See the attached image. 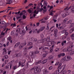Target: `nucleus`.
Segmentation results:
<instances>
[{"label": "nucleus", "instance_id": "nucleus-54", "mask_svg": "<svg viewBox=\"0 0 74 74\" xmlns=\"http://www.w3.org/2000/svg\"><path fill=\"white\" fill-rule=\"evenodd\" d=\"M46 56L47 55H46V54H43L42 55V56H43V58H45V57H46Z\"/></svg>", "mask_w": 74, "mask_h": 74}, {"label": "nucleus", "instance_id": "nucleus-59", "mask_svg": "<svg viewBox=\"0 0 74 74\" xmlns=\"http://www.w3.org/2000/svg\"><path fill=\"white\" fill-rule=\"evenodd\" d=\"M3 72V70L2 69H0V74Z\"/></svg>", "mask_w": 74, "mask_h": 74}, {"label": "nucleus", "instance_id": "nucleus-7", "mask_svg": "<svg viewBox=\"0 0 74 74\" xmlns=\"http://www.w3.org/2000/svg\"><path fill=\"white\" fill-rule=\"evenodd\" d=\"M71 8V6H70L69 8H68V7H66L64 9V10L65 11H68L69 9H70Z\"/></svg>", "mask_w": 74, "mask_h": 74}, {"label": "nucleus", "instance_id": "nucleus-41", "mask_svg": "<svg viewBox=\"0 0 74 74\" xmlns=\"http://www.w3.org/2000/svg\"><path fill=\"white\" fill-rule=\"evenodd\" d=\"M61 56L62 55H61V54L60 53L58 55V58H60Z\"/></svg>", "mask_w": 74, "mask_h": 74}, {"label": "nucleus", "instance_id": "nucleus-22", "mask_svg": "<svg viewBox=\"0 0 74 74\" xmlns=\"http://www.w3.org/2000/svg\"><path fill=\"white\" fill-rule=\"evenodd\" d=\"M33 45V43L32 42H29L28 44L27 45V46H30V45Z\"/></svg>", "mask_w": 74, "mask_h": 74}, {"label": "nucleus", "instance_id": "nucleus-55", "mask_svg": "<svg viewBox=\"0 0 74 74\" xmlns=\"http://www.w3.org/2000/svg\"><path fill=\"white\" fill-rule=\"evenodd\" d=\"M20 42H18L16 44L17 46H19L20 45Z\"/></svg>", "mask_w": 74, "mask_h": 74}, {"label": "nucleus", "instance_id": "nucleus-4", "mask_svg": "<svg viewBox=\"0 0 74 74\" xmlns=\"http://www.w3.org/2000/svg\"><path fill=\"white\" fill-rule=\"evenodd\" d=\"M58 66V68H59L61 65H62V63H59V62H56L55 64V65H56V66H58Z\"/></svg>", "mask_w": 74, "mask_h": 74}, {"label": "nucleus", "instance_id": "nucleus-5", "mask_svg": "<svg viewBox=\"0 0 74 74\" xmlns=\"http://www.w3.org/2000/svg\"><path fill=\"white\" fill-rule=\"evenodd\" d=\"M24 46V43L21 44L19 46V49H21V48H22Z\"/></svg>", "mask_w": 74, "mask_h": 74}, {"label": "nucleus", "instance_id": "nucleus-6", "mask_svg": "<svg viewBox=\"0 0 74 74\" xmlns=\"http://www.w3.org/2000/svg\"><path fill=\"white\" fill-rule=\"evenodd\" d=\"M43 8H44L43 10V13H45V12H47V8H46V6L43 7Z\"/></svg>", "mask_w": 74, "mask_h": 74}, {"label": "nucleus", "instance_id": "nucleus-14", "mask_svg": "<svg viewBox=\"0 0 74 74\" xmlns=\"http://www.w3.org/2000/svg\"><path fill=\"white\" fill-rule=\"evenodd\" d=\"M47 60H48L47 59L43 60V62H42V64H45V63H46V62H47Z\"/></svg>", "mask_w": 74, "mask_h": 74}, {"label": "nucleus", "instance_id": "nucleus-25", "mask_svg": "<svg viewBox=\"0 0 74 74\" xmlns=\"http://www.w3.org/2000/svg\"><path fill=\"white\" fill-rule=\"evenodd\" d=\"M18 67H17V66L15 65V66H14L13 67V70H16V69Z\"/></svg>", "mask_w": 74, "mask_h": 74}, {"label": "nucleus", "instance_id": "nucleus-10", "mask_svg": "<svg viewBox=\"0 0 74 74\" xmlns=\"http://www.w3.org/2000/svg\"><path fill=\"white\" fill-rule=\"evenodd\" d=\"M43 73L44 74H47L48 73V71H47V70L46 69H45L43 70Z\"/></svg>", "mask_w": 74, "mask_h": 74}, {"label": "nucleus", "instance_id": "nucleus-45", "mask_svg": "<svg viewBox=\"0 0 74 74\" xmlns=\"http://www.w3.org/2000/svg\"><path fill=\"white\" fill-rule=\"evenodd\" d=\"M68 47L70 48H71L73 47V45H71L69 46H68Z\"/></svg>", "mask_w": 74, "mask_h": 74}, {"label": "nucleus", "instance_id": "nucleus-19", "mask_svg": "<svg viewBox=\"0 0 74 74\" xmlns=\"http://www.w3.org/2000/svg\"><path fill=\"white\" fill-rule=\"evenodd\" d=\"M4 58L5 59H7L8 58V55H5L4 56Z\"/></svg>", "mask_w": 74, "mask_h": 74}, {"label": "nucleus", "instance_id": "nucleus-44", "mask_svg": "<svg viewBox=\"0 0 74 74\" xmlns=\"http://www.w3.org/2000/svg\"><path fill=\"white\" fill-rule=\"evenodd\" d=\"M62 56H65V53H60Z\"/></svg>", "mask_w": 74, "mask_h": 74}, {"label": "nucleus", "instance_id": "nucleus-53", "mask_svg": "<svg viewBox=\"0 0 74 74\" xmlns=\"http://www.w3.org/2000/svg\"><path fill=\"white\" fill-rule=\"evenodd\" d=\"M20 28L18 29H17L16 30V32L17 33H18L19 32V31H20Z\"/></svg>", "mask_w": 74, "mask_h": 74}, {"label": "nucleus", "instance_id": "nucleus-35", "mask_svg": "<svg viewBox=\"0 0 74 74\" xmlns=\"http://www.w3.org/2000/svg\"><path fill=\"white\" fill-rule=\"evenodd\" d=\"M40 36L41 38H43L44 37V34H40Z\"/></svg>", "mask_w": 74, "mask_h": 74}, {"label": "nucleus", "instance_id": "nucleus-20", "mask_svg": "<svg viewBox=\"0 0 74 74\" xmlns=\"http://www.w3.org/2000/svg\"><path fill=\"white\" fill-rule=\"evenodd\" d=\"M64 26H62L61 27H60L58 28L59 29H64Z\"/></svg>", "mask_w": 74, "mask_h": 74}, {"label": "nucleus", "instance_id": "nucleus-13", "mask_svg": "<svg viewBox=\"0 0 74 74\" xmlns=\"http://www.w3.org/2000/svg\"><path fill=\"white\" fill-rule=\"evenodd\" d=\"M67 31V29H64L62 31V33L63 34V33H65Z\"/></svg>", "mask_w": 74, "mask_h": 74}, {"label": "nucleus", "instance_id": "nucleus-34", "mask_svg": "<svg viewBox=\"0 0 74 74\" xmlns=\"http://www.w3.org/2000/svg\"><path fill=\"white\" fill-rule=\"evenodd\" d=\"M48 45H49V46H51L52 45V44L51 43V42H49L48 43Z\"/></svg>", "mask_w": 74, "mask_h": 74}, {"label": "nucleus", "instance_id": "nucleus-18", "mask_svg": "<svg viewBox=\"0 0 74 74\" xmlns=\"http://www.w3.org/2000/svg\"><path fill=\"white\" fill-rule=\"evenodd\" d=\"M49 37H48L46 39V41H47V42H48V41H49V40H50V39L49 38Z\"/></svg>", "mask_w": 74, "mask_h": 74}, {"label": "nucleus", "instance_id": "nucleus-60", "mask_svg": "<svg viewBox=\"0 0 74 74\" xmlns=\"http://www.w3.org/2000/svg\"><path fill=\"white\" fill-rule=\"evenodd\" d=\"M43 8H41L39 9V11L40 12H41L42 10H43Z\"/></svg>", "mask_w": 74, "mask_h": 74}, {"label": "nucleus", "instance_id": "nucleus-33", "mask_svg": "<svg viewBox=\"0 0 74 74\" xmlns=\"http://www.w3.org/2000/svg\"><path fill=\"white\" fill-rule=\"evenodd\" d=\"M54 34H57L58 33V29H56L54 31Z\"/></svg>", "mask_w": 74, "mask_h": 74}, {"label": "nucleus", "instance_id": "nucleus-2", "mask_svg": "<svg viewBox=\"0 0 74 74\" xmlns=\"http://www.w3.org/2000/svg\"><path fill=\"white\" fill-rule=\"evenodd\" d=\"M39 53V51L38 50H36V51H34L33 52H32L31 57L32 58H34V53L35 54H37Z\"/></svg>", "mask_w": 74, "mask_h": 74}, {"label": "nucleus", "instance_id": "nucleus-43", "mask_svg": "<svg viewBox=\"0 0 74 74\" xmlns=\"http://www.w3.org/2000/svg\"><path fill=\"white\" fill-rule=\"evenodd\" d=\"M27 47H25L24 48V51L25 52H26V51H27Z\"/></svg>", "mask_w": 74, "mask_h": 74}, {"label": "nucleus", "instance_id": "nucleus-42", "mask_svg": "<svg viewBox=\"0 0 74 74\" xmlns=\"http://www.w3.org/2000/svg\"><path fill=\"white\" fill-rule=\"evenodd\" d=\"M53 10H51V13L49 14V15H53Z\"/></svg>", "mask_w": 74, "mask_h": 74}, {"label": "nucleus", "instance_id": "nucleus-63", "mask_svg": "<svg viewBox=\"0 0 74 74\" xmlns=\"http://www.w3.org/2000/svg\"><path fill=\"white\" fill-rule=\"evenodd\" d=\"M66 73V71H64L63 72H62V74H65V73Z\"/></svg>", "mask_w": 74, "mask_h": 74}, {"label": "nucleus", "instance_id": "nucleus-40", "mask_svg": "<svg viewBox=\"0 0 74 74\" xmlns=\"http://www.w3.org/2000/svg\"><path fill=\"white\" fill-rule=\"evenodd\" d=\"M41 63V60L38 61L37 63H36V64H40Z\"/></svg>", "mask_w": 74, "mask_h": 74}, {"label": "nucleus", "instance_id": "nucleus-56", "mask_svg": "<svg viewBox=\"0 0 74 74\" xmlns=\"http://www.w3.org/2000/svg\"><path fill=\"white\" fill-rule=\"evenodd\" d=\"M26 18V16L25 15H24L23 16V19H25Z\"/></svg>", "mask_w": 74, "mask_h": 74}, {"label": "nucleus", "instance_id": "nucleus-57", "mask_svg": "<svg viewBox=\"0 0 74 74\" xmlns=\"http://www.w3.org/2000/svg\"><path fill=\"white\" fill-rule=\"evenodd\" d=\"M64 67H65L64 66H63L62 67V70L61 71V72H60V73H61V72H62V71H63V70H64Z\"/></svg>", "mask_w": 74, "mask_h": 74}, {"label": "nucleus", "instance_id": "nucleus-15", "mask_svg": "<svg viewBox=\"0 0 74 74\" xmlns=\"http://www.w3.org/2000/svg\"><path fill=\"white\" fill-rule=\"evenodd\" d=\"M67 50L69 52H71V51H72V50H71V48H70L69 47H67Z\"/></svg>", "mask_w": 74, "mask_h": 74}, {"label": "nucleus", "instance_id": "nucleus-46", "mask_svg": "<svg viewBox=\"0 0 74 74\" xmlns=\"http://www.w3.org/2000/svg\"><path fill=\"white\" fill-rule=\"evenodd\" d=\"M71 11L72 12H74V8H72L71 9Z\"/></svg>", "mask_w": 74, "mask_h": 74}, {"label": "nucleus", "instance_id": "nucleus-51", "mask_svg": "<svg viewBox=\"0 0 74 74\" xmlns=\"http://www.w3.org/2000/svg\"><path fill=\"white\" fill-rule=\"evenodd\" d=\"M11 39H12V38H11V37H9L8 38V40H9V41L10 40H11Z\"/></svg>", "mask_w": 74, "mask_h": 74}, {"label": "nucleus", "instance_id": "nucleus-3", "mask_svg": "<svg viewBox=\"0 0 74 74\" xmlns=\"http://www.w3.org/2000/svg\"><path fill=\"white\" fill-rule=\"evenodd\" d=\"M3 51L2 53L3 55H4L7 54V50L5 49V48H3Z\"/></svg>", "mask_w": 74, "mask_h": 74}, {"label": "nucleus", "instance_id": "nucleus-12", "mask_svg": "<svg viewBox=\"0 0 74 74\" xmlns=\"http://www.w3.org/2000/svg\"><path fill=\"white\" fill-rule=\"evenodd\" d=\"M36 67H34L33 68H32L31 69H30V71H33V70H34V72L35 71H37L36 70L35 71V69H36Z\"/></svg>", "mask_w": 74, "mask_h": 74}, {"label": "nucleus", "instance_id": "nucleus-37", "mask_svg": "<svg viewBox=\"0 0 74 74\" xmlns=\"http://www.w3.org/2000/svg\"><path fill=\"white\" fill-rule=\"evenodd\" d=\"M37 43H41L42 42V41L41 40H38L37 41Z\"/></svg>", "mask_w": 74, "mask_h": 74}, {"label": "nucleus", "instance_id": "nucleus-24", "mask_svg": "<svg viewBox=\"0 0 74 74\" xmlns=\"http://www.w3.org/2000/svg\"><path fill=\"white\" fill-rule=\"evenodd\" d=\"M67 20H68V19L67 18H65V19L64 20V23H66V22L67 21Z\"/></svg>", "mask_w": 74, "mask_h": 74}, {"label": "nucleus", "instance_id": "nucleus-28", "mask_svg": "<svg viewBox=\"0 0 74 74\" xmlns=\"http://www.w3.org/2000/svg\"><path fill=\"white\" fill-rule=\"evenodd\" d=\"M62 16H63V18H64V17H66V14H62Z\"/></svg>", "mask_w": 74, "mask_h": 74}, {"label": "nucleus", "instance_id": "nucleus-39", "mask_svg": "<svg viewBox=\"0 0 74 74\" xmlns=\"http://www.w3.org/2000/svg\"><path fill=\"white\" fill-rule=\"evenodd\" d=\"M33 48V46H31L29 47L28 48V49H29H29H32V48Z\"/></svg>", "mask_w": 74, "mask_h": 74}, {"label": "nucleus", "instance_id": "nucleus-27", "mask_svg": "<svg viewBox=\"0 0 74 74\" xmlns=\"http://www.w3.org/2000/svg\"><path fill=\"white\" fill-rule=\"evenodd\" d=\"M20 56H21V54L20 53L16 55V57H17V58L18 57H20Z\"/></svg>", "mask_w": 74, "mask_h": 74}, {"label": "nucleus", "instance_id": "nucleus-21", "mask_svg": "<svg viewBox=\"0 0 74 74\" xmlns=\"http://www.w3.org/2000/svg\"><path fill=\"white\" fill-rule=\"evenodd\" d=\"M42 41V43H44V42H45V41H46V39L45 38H44L43 40H41Z\"/></svg>", "mask_w": 74, "mask_h": 74}, {"label": "nucleus", "instance_id": "nucleus-36", "mask_svg": "<svg viewBox=\"0 0 74 74\" xmlns=\"http://www.w3.org/2000/svg\"><path fill=\"white\" fill-rule=\"evenodd\" d=\"M59 50V48H57L55 49V52H58Z\"/></svg>", "mask_w": 74, "mask_h": 74}, {"label": "nucleus", "instance_id": "nucleus-58", "mask_svg": "<svg viewBox=\"0 0 74 74\" xmlns=\"http://www.w3.org/2000/svg\"><path fill=\"white\" fill-rule=\"evenodd\" d=\"M40 32H41V31L40 30V29H38V30H37V33H40Z\"/></svg>", "mask_w": 74, "mask_h": 74}, {"label": "nucleus", "instance_id": "nucleus-47", "mask_svg": "<svg viewBox=\"0 0 74 74\" xmlns=\"http://www.w3.org/2000/svg\"><path fill=\"white\" fill-rule=\"evenodd\" d=\"M52 8H53V6H51L50 7V9L48 10V11H50L52 9Z\"/></svg>", "mask_w": 74, "mask_h": 74}, {"label": "nucleus", "instance_id": "nucleus-64", "mask_svg": "<svg viewBox=\"0 0 74 74\" xmlns=\"http://www.w3.org/2000/svg\"><path fill=\"white\" fill-rule=\"evenodd\" d=\"M53 69V68L52 67V66H50L49 68V70H52Z\"/></svg>", "mask_w": 74, "mask_h": 74}, {"label": "nucleus", "instance_id": "nucleus-16", "mask_svg": "<svg viewBox=\"0 0 74 74\" xmlns=\"http://www.w3.org/2000/svg\"><path fill=\"white\" fill-rule=\"evenodd\" d=\"M74 24L73 23H71L70 24V26H69L70 28H71V27H73V26H74Z\"/></svg>", "mask_w": 74, "mask_h": 74}, {"label": "nucleus", "instance_id": "nucleus-38", "mask_svg": "<svg viewBox=\"0 0 74 74\" xmlns=\"http://www.w3.org/2000/svg\"><path fill=\"white\" fill-rule=\"evenodd\" d=\"M72 22V20H69V21H68L67 22V24H68L69 23H71Z\"/></svg>", "mask_w": 74, "mask_h": 74}, {"label": "nucleus", "instance_id": "nucleus-31", "mask_svg": "<svg viewBox=\"0 0 74 74\" xmlns=\"http://www.w3.org/2000/svg\"><path fill=\"white\" fill-rule=\"evenodd\" d=\"M44 5L45 6H47V2L46 1H44Z\"/></svg>", "mask_w": 74, "mask_h": 74}, {"label": "nucleus", "instance_id": "nucleus-29", "mask_svg": "<svg viewBox=\"0 0 74 74\" xmlns=\"http://www.w3.org/2000/svg\"><path fill=\"white\" fill-rule=\"evenodd\" d=\"M63 51L64 52H67V51H68V50H67V49H63Z\"/></svg>", "mask_w": 74, "mask_h": 74}, {"label": "nucleus", "instance_id": "nucleus-48", "mask_svg": "<svg viewBox=\"0 0 74 74\" xmlns=\"http://www.w3.org/2000/svg\"><path fill=\"white\" fill-rule=\"evenodd\" d=\"M19 18H22V16H17L16 17V19H17V20L18 19H19Z\"/></svg>", "mask_w": 74, "mask_h": 74}, {"label": "nucleus", "instance_id": "nucleus-62", "mask_svg": "<svg viewBox=\"0 0 74 74\" xmlns=\"http://www.w3.org/2000/svg\"><path fill=\"white\" fill-rule=\"evenodd\" d=\"M73 54H74V51H73L71 53V55H73Z\"/></svg>", "mask_w": 74, "mask_h": 74}, {"label": "nucleus", "instance_id": "nucleus-61", "mask_svg": "<svg viewBox=\"0 0 74 74\" xmlns=\"http://www.w3.org/2000/svg\"><path fill=\"white\" fill-rule=\"evenodd\" d=\"M18 64H19V66H21V62L19 61L18 62Z\"/></svg>", "mask_w": 74, "mask_h": 74}, {"label": "nucleus", "instance_id": "nucleus-26", "mask_svg": "<svg viewBox=\"0 0 74 74\" xmlns=\"http://www.w3.org/2000/svg\"><path fill=\"white\" fill-rule=\"evenodd\" d=\"M39 29H40V31L41 32V31H42V30H44V27H41Z\"/></svg>", "mask_w": 74, "mask_h": 74}, {"label": "nucleus", "instance_id": "nucleus-50", "mask_svg": "<svg viewBox=\"0 0 74 74\" xmlns=\"http://www.w3.org/2000/svg\"><path fill=\"white\" fill-rule=\"evenodd\" d=\"M51 45H52L53 44H55V42L54 41L51 42Z\"/></svg>", "mask_w": 74, "mask_h": 74}, {"label": "nucleus", "instance_id": "nucleus-8", "mask_svg": "<svg viewBox=\"0 0 74 74\" xmlns=\"http://www.w3.org/2000/svg\"><path fill=\"white\" fill-rule=\"evenodd\" d=\"M31 40L32 41H34L35 42H36L37 41V39L34 38H32Z\"/></svg>", "mask_w": 74, "mask_h": 74}, {"label": "nucleus", "instance_id": "nucleus-9", "mask_svg": "<svg viewBox=\"0 0 74 74\" xmlns=\"http://www.w3.org/2000/svg\"><path fill=\"white\" fill-rule=\"evenodd\" d=\"M44 21H43L42 22V23H45L47 22V20L48 19V18L47 17H45L44 18Z\"/></svg>", "mask_w": 74, "mask_h": 74}, {"label": "nucleus", "instance_id": "nucleus-30", "mask_svg": "<svg viewBox=\"0 0 74 74\" xmlns=\"http://www.w3.org/2000/svg\"><path fill=\"white\" fill-rule=\"evenodd\" d=\"M45 49H48V50H49V49H51V47H50V46H48L47 47H46Z\"/></svg>", "mask_w": 74, "mask_h": 74}, {"label": "nucleus", "instance_id": "nucleus-49", "mask_svg": "<svg viewBox=\"0 0 74 74\" xmlns=\"http://www.w3.org/2000/svg\"><path fill=\"white\" fill-rule=\"evenodd\" d=\"M70 37L71 38H73V37H74V34L71 35L70 36Z\"/></svg>", "mask_w": 74, "mask_h": 74}, {"label": "nucleus", "instance_id": "nucleus-52", "mask_svg": "<svg viewBox=\"0 0 74 74\" xmlns=\"http://www.w3.org/2000/svg\"><path fill=\"white\" fill-rule=\"evenodd\" d=\"M49 29V26H48V25H47L46 27V30H48Z\"/></svg>", "mask_w": 74, "mask_h": 74}, {"label": "nucleus", "instance_id": "nucleus-23", "mask_svg": "<svg viewBox=\"0 0 74 74\" xmlns=\"http://www.w3.org/2000/svg\"><path fill=\"white\" fill-rule=\"evenodd\" d=\"M32 63V61H29L27 62L26 65L29 66V63Z\"/></svg>", "mask_w": 74, "mask_h": 74}, {"label": "nucleus", "instance_id": "nucleus-32", "mask_svg": "<svg viewBox=\"0 0 74 74\" xmlns=\"http://www.w3.org/2000/svg\"><path fill=\"white\" fill-rule=\"evenodd\" d=\"M28 12H29V13L30 14L31 13H32V10H31L30 9H29L28 10Z\"/></svg>", "mask_w": 74, "mask_h": 74}, {"label": "nucleus", "instance_id": "nucleus-11", "mask_svg": "<svg viewBox=\"0 0 74 74\" xmlns=\"http://www.w3.org/2000/svg\"><path fill=\"white\" fill-rule=\"evenodd\" d=\"M53 59V56H51L49 57V60H52Z\"/></svg>", "mask_w": 74, "mask_h": 74}, {"label": "nucleus", "instance_id": "nucleus-1", "mask_svg": "<svg viewBox=\"0 0 74 74\" xmlns=\"http://www.w3.org/2000/svg\"><path fill=\"white\" fill-rule=\"evenodd\" d=\"M63 59L64 60H65V61H69L70 60H71L72 58L70 56H65L63 58Z\"/></svg>", "mask_w": 74, "mask_h": 74}, {"label": "nucleus", "instance_id": "nucleus-17", "mask_svg": "<svg viewBox=\"0 0 74 74\" xmlns=\"http://www.w3.org/2000/svg\"><path fill=\"white\" fill-rule=\"evenodd\" d=\"M66 43V40H64L62 41V46H63L64 45V44Z\"/></svg>", "mask_w": 74, "mask_h": 74}]
</instances>
